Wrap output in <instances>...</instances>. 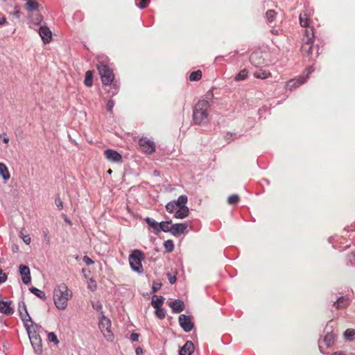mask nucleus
I'll return each mask as SVG.
<instances>
[{"label": "nucleus", "mask_w": 355, "mask_h": 355, "mask_svg": "<svg viewBox=\"0 0 355 355\" xmlns=\"http://www.w3.org/2000/svg\"><path fill=\"white\" fill-rule=\"evenodd\" d=\"M72 292L65 284H61L53 290V302L59 310H64L68 305V301L72 297Z\"/></svg>", "instance_id": "nucleus-1"}, {"label": "nucleus", "mask_w": 355, "mask_h": 355, "mask_svg": "<svg viewBox=\"0 0 355 355\" xmlns=\"http://www.w3.org/2000/svg\"><path fill=\"white\" fill-rule=\"evenodd\" d=\"M209 108L210 104L208 101L201 100L197 103L193 113V120L195 124L201 125L209 121Z\"/></svg>", "instance_id": "nucleus-2"}, {"label": "nucleus", "mask_w": 355, "mask_h": 355, "mask_svg": "<svg viewBox=\"0 0 355 355\" xmlns=\"http://www.w3.org/2000/svg\"><path fill=\"white\" fill-rule=\"evenodd\" d=\"M25 327L35 352L40 354L42 352V341L40 336L36 331V329L39 327L38 325L35 324L29 326L28 324H26Z\"/></svg>", "instance_id": "nucleus-3"}, {"label": "nucleus", "mask_w": 355, "mask_h": 355, "mask_svg": "<svg viewBox=\"0 0 355 355\" xmlns=\"http://www.w3.org/2000/svg\"><path fill=\"white\" fill-rule=\"evenodd\" d=\"M313 38L314 33L313 29L305 30L304 37L303 38L304 43L302 46V52L304 55L310 56L311 59L315 58V57L312 56Z\"/></svg>", "instance_id": "nucleus-4"}, {"label": "nucleus", "mask_w": 355, "mask_h": 355, "mask_svg": "<svg viewBox=\"0 0 355 355\" xmlns=\"http://www.w3.org/2000/svg\"><path fill=\"white\" fill-rule=\"evenodd\" d=\"M144 259V254L139 250H133L129 256V263L130 268L133 271L138 273L144 272L141 260Z\"/></svg>", "instance_id": "nucleus-5"}, {"label": "nucleus", "mask_w": 355, "mask_h": 355, "mask_svg": "<svg viewBox=\"0 0 355 355\" xmlns=\"http://www.w3.org/2000/svg\"><path fill=\"white\" fill-rule=\"evenodd\" d=\"M98 327L104 338L109 342L113 341L114 334L111 330L110 320L103 315L99 321Z\"/></svg>", "instance_id": "nucleus-6"}, {"label": "nucleus", "mask_w": 355, "mask_h": 355, "mask_svg": "<svg viewBox=\"0 0 355 355\" xmlns=\"http://www.w3.org/2000/svg\"><path fill=\"white\" fill-rule=\"evenodd\" d=\"M101 80L103 85H110L114 78L112 70L106 64H98L97 66Z\"/></svg>", "instance_id": "nucleus-7"}, {"label": "nucleus", "mask_w": 355, "mask_h": 355, "mask_svg": "<svg viewBox=\"0 0 355 355\" xmlns=\"http://www.w3.org/2000/svg\"><path fill=\"white\" fill-rule=\"evenodd\" d=\"M188 201L187 196L185 195L180 196L177 200H173L166 205V209L169 213H173L177 210L180 205H186Z\"/></svg>", "instance_id": "nucleus-8"}, {"label": "nucleus", "mask_w": 355, "mask_h": 355, "mask_svg": "<svg viewBox=\"0 0 355 355\" xmlns=\"http://www.w3.org/2000/svg\"><path fill=\"white\" fill-rule=\"evenodd\" d=\"M313 67H310L306 69V76H302L297 78L291 79L287 82L286 87L290 89L296 88L300 85H302L306 80L309 73H311L313 71Z\"/></svg>", "instance_id": "nucleus-9"}, {"label": "nucleus", "mask_w": 355, "mask_h": 355, "mask_svg": "<svg viewBox=\"0 0 355 355\" xmlns=\"http://www.w3.org/2000/svg\"><path fill=\"white\" fill-rule=\"evenodd\" d=\"M142 151L147 154H152L155 151V144L147 137H142L139 141Z\"/></svg>", "instance_id": "nucleus-10"}, {"label": "nucleus", "mask_w": 355, "mask_h": 355, "mask_svg": "<svg viewBox=\"0 0 355 355\" xmlns=\"http://www.w3.org/2000/svg\"><path fill=\"white\" fill-rule=\"evenodd\" d=\"M178 320L180 327L184 331L189 332L193 329V323L189 316L182 314L179 316Z\"/></svg>", "instance_id": "nucleus-11"}, {"label": "nucleus", "mask_w": 355, "mask_h": 355, "mask_svg": "<svg viewBox=\"0 0 355 355\" xmlns=\"http://www.w3.org/2000/svg\"><path fill=\"white\" fill-rule=\"evenodd\" d=\"M19 272L21 276V280L24 284H28L31 283V277L30 269L27 266L21 264L19 266Z\"/></svg>", "instance_id": "nucleus-12"}, {"label": "nucleus", "mask_w": 355, "mask_h": 355, "mask_svg": "<svg viewBox=\"0 0 355 355\" xmlns=\"http://www.w3.org/2000/svg\"><path fill=\"white\" fill-rule=\"evenodd\" d=\"M187 227L188 224L186 223L173 224L171 225V234L175 236H180L185 232Z\"/></svg>", "instance_id": "nucleus-13"}, {"label": "nucleus", "mask_w": 355, "mask_h": 355, "mask_svg": "<svg viewBox=\"0 0 355 355\" xmlns=\"http://www.w3.org/2000/svg\"><path fill=\"white\" fill-rule=\"evenodd\" d=\"M104 155L107 159L113 162H120L122 160L121 155L114 150L107 149L105 150Z\"/></svg>", "instance_id": "nucleus-14"}, {"label": "nucleus", "mask_w": 355, "mask_h": 355, "mask_svg": "<svg viewBox=\"0 0 355 355\" xmlns=\"http://www.w3.org/2000/svg\"><path fill=\"white\" fill-rule=\"evenodd\" d=\"M19 311L20 318H21V320L24 322V325L26 324H28V322H31L33 323V322L31 320V318L30 317V315L27 311V309H26L24 302H22V304H19Z\"/></svg>", "instance_id": "nucleus-15"}, {"label": "nucleus", "mask_w": 355, "mask_h": 355, "mask_svg": "<svg viewBox=\"0 0 355 355\" xmlns=\"http://www.w3.org/2000/svg\"><path fill=\"white\" fill-rule=\"evenodd\" d=\"M194 345L193 343L188 340L185 343V344L180 349L179 354L180 355H191L194 352Z\"/></svg>", "instance_id": "nucleus-16"}, {"label": "nucleus", "mask_w": 355, "mask_h": 355, "mask_svg": "<svg viewBox=\"0 0 355 355\" xmlns=\"http://www.w3.org/2000/svg\"><path fill=\"white\" fill-rule=\"evenodd\" d=\"M39 34L44 43L50 42L52 35L47 26H41L39 29Z\"/></svg>", "instance_id": "nucleus-17"}, {"label": "nucleus", "mask_w": 355, "mask_h": 355, "mask_svg": "<svg viewBox=\"0 0 355 355\" xmlns=\"http://www.w3.org/2000/svg\"><path fill=\"white\" fill-rule=\"evenodd\" d=\"M189 214V209L187 206L185 205H180L174 214V217L178 219H183L187 217Z\"/></svg>", "instance_id": "nucleus-18"}, {"label": "nucleus", "mask_w": 355, "mask_h": 355, "mask_svg": "<svg viewBox=\"0 0 355 355\" xmlns=\"http://www.w3.org/2000/svg\"><path fill=\"white\" fill-rule=\"evenodd\" d=\"M170 307L173 313H178L182 312L184 309V304L180 300H175L169 303Z\"/></svg>", "instance_id": "nucleus-19"}, {"label": "nucleus", "mask_w": 355, "mask_h": 355, "mask_svg": "<svg viewBox=\"0 0 355 355\" xmlns=\"http://www.w3.org/2000/svg\"><path fill=\"white\" fill-rule=\"evenodd\" d=\"M0 313L6 315H10L14 313L13 309L10 306V303L7 301H0Z\"/></svg>", "instance_id": "nucleus-20"}, {"label": "nucleus", "mask_w": 355, "mask_h": 355, "mask_svg": "<svg viewBox=\"0 0 355 355\" xmlns=\"http://www.w3.org/2000/svg\"><path fill=\"white\" fill-rule=\"evenodd\" d=\"M250 62L255 67H259L264 63V59L261 55L260 53L254 52L250 55Z\"/></svg>", "instance_id": "nucleus-21"}, {"label": "nucleus", "mask_w": 355, "mask_h": 355, "mask_svg": "<svg viewBox=\"0 0 355 355\" xmlns=\"http://www.w3.org/2000/svg\"><path fill=\"white\" fill-rule=\"evenodd\" d=\"M349 304L348 298L345 297H340L336 302H334V306H335L338 309H344L347 307Z\"/></svg>", "instance_id": "nucleus-22"}, {"label": "nucleus", "mask_w": 355, "mask_h": 355, "mask_svg": "<svg viewBox=\"0 0 355 355\" xmlns=\"http://www.w3.org/2000/svg\"><path fill=\"white\" fill-rule=\"evenodd\" d=\"M311 15V11L309 13L304 12L300 15V24L302 27H308L309 26V17Z\"/></svg>", "instance_id": "nucleus-23"}, {"label": "nucleus", "mask_w": 355, "mask_h": 355, "mask_svg": "<svg viewBox=\"0 0 355 355\" xmlns=\"http://www.w3.org/2000/svg\"><path fill=\"white\" fill-rule=\"evenodd\" d=\"M145 221L151 228L153 229L155 234H157L158 232H159V223H157L153 218H150V217L146 218Z\"/></svg>", "instance_id": "nucleus-24"}, {"label": "nucleus", "mask_w": 355, "mask_h": 355, "mask_svg": "<svg viewBox=\"0 0 355 355\" xmlns=\"http://www.w3.org/2000/svg\"><path fill=\"white\" fill-rule=\"evenodd\" d=\"M0 175L4 180H8L10 178L8 167L3 163H0Z\"/></svg>", "instance_id": "nucleus-25"}, {"label": "nucleus", "mask_w": 355, "mask_h": 355, "mask_svg": "<svg viewBox=\"0 0 355 355\" xmlns=\"http://www.w3.org/2000/svg\"><path fill=\"white\" fill-rule=\"evenodd\" d=\"M254 76L257 78L266 79L271 76V73L264 69H259L254 73Z\"/></svg>", "instance_id": "nucleus-26"}, {"label": "nucleus", "mask_w": 355, "mask_h": 355, "mask_svg": "<svg viewBox=\"0 0 355 355\" xmlns=\"http://www.w3.org/2000/svg\"><path fill=\"white\" fill-rule=\"evenodd\" d=\"M39 7V3L36 0H29L26 3V8L28 12L37 10Z\"/></svg>", "instance_id": "nucleus-27"}, {"label": "nucleus", "mask_w": 355, "mask_h": 355, "mask_svg": "<svg viewBox=\"0 0 355 355\" xmlns=\"http://www.w3.org/2000/svg\"><path fill=\"white\" fill-rule=\"evenodd\" d=\"M29 19L31 24H33L34 25H39L42 22L43 17L39 13H33L31 15L29 16Z\"/></svg>", "instance_id": "nucleus-28"}, {"label": "nucleus", "mask_w": 355, "mask_h": 355, "mask_svg": "<svg viewBox=\"0 0 355 355\" xmlns=\"http://www.w3.org/2000/svg\"><path fill=\"white\" fill-rule=\"evenodd\" d=\"M171 221H162L159 224V232H171Z\"/></svg>", "instance_id": "nucleus-29"}, {"label": "nucleus", "mask_w": 355, "mask_h": 355, "mask_svg": "<svg viewBox=\"0 0 355 355\" xmlns=\"http://www.w3.org/2000/svg\"><path fill=\"white\" fill-rule=\"evenodd\" d=\"M334 335L332 333H327L324 337V343L327 347H331L334 343Z\"/></svg>", "instance_id": "nucleus-30"}, {"label": "nucleus", "mask_w": 355, "mask_h": 355, "mask_svg": "<svg viewBox=\"0 0 355 355\" xmlns=\"http://www.w3.org/2000/svg\"><path fill=\"white\" fill-rule=\"evenodd\" d=\"M29 291L40 299L45 300L46 298L45 293L35 287L30 288Z\"/></svg>", "instance_id": "nucleus-31"}, {"label": "nucleus", "mask_w": 355, "mask_h": 355, "mask_svg": "<svg viewBox=\"0 0 355 355\" xmlns=\"http://www.w3.org/2000/svg\"><path fill=\"white\" fill-rule=\"evenodd\" d=\"M84 83L86 86L91 87L93 84V74L91 71H87L85 73Z\"/></svg>", "instance_id": "nucleus-32"}, {"label": "nucleus", "mask_w": 355, "mask_h": 355, "mask_svg": "<svg viewBox=\"0 0 355 355\" xmlns=\"http://www.w3.org/2000/svg\"><path fill=\"white\" fill-rule=\"evenodd\" d=\"M202 78V71L200 70H197L191 73L189 76V80L191 81H197L201 79Z\"/></svg>", "instance_id": "nucleus-33"}, {"label": "nucleus", "mask_w": 355, "mask_h": 355, "mask_svg": "<svg viewBox=\"0 0 355 355\" xmlns=\"http://www.w3.org/2000/svg\"><path fill=\"white\" fill-rule=\"evenodd\" d=\"M164 297L160 296L156 300H153L151 302V304L155 309H158V308L162 307V304H164Z\"/></svg>", "instance_id": "nucleus-34"}, {"label": "nucleus", "mask_w": 355, "mask_h": 355, "mask_svg": "<svg viewBox=\"0 0 355 355\" xmlns=\"http://www.w3.org/2000/svg\"><path fill=\"white\" fill-rule=\"evenodd\" d=\"M248 71L246 69L241 70L236 76L234 80L236 81L243 80L248 77Z\"/></svg>", "instance_id": "nucleus-35"}, {"label": "nucleus", "mask_w": 355, "mask_h": 355, "mask_svg": "<svg viewBox=\"0 0 355 355\" xmlns=\"http://www.w3.org/2000/svg\"><path fill=\"white\" fill-rule=\"evenodd\" d=\"M276 16V12L274 10H268L266 13V17L269 23L274 21Z\"/></svg>", "instance_id": "nucleus-36"}, {"label": "nucleus", "mask_w": 355, "mask_h": 355, "mask_svg": "<svg viewBox=\"0 0 355 355\" xmlns=\"http://www.w3.org/2000/svg\"><path fill=\"white\" fill-rule=\"evenodd\" d=\"M354 335L355 330L352 329H348L344 332V336L348 340H352Z\"/></svg>", "instance_id": "nucleus-37"}, {"label": "nucleus", "mask_w": 355, "mask_h": 355, "mask_svg": "<svg viewBox=\"0 0 355 355\" xmlns=\"http://www.w3.org/2000/svg\"><path fill=\"white\" fill-rule=\"evenodd\" d=\"M164 248L167 252H171L174 249V244L172 240H167L164 243Z\"/></svg>", "instance_id": "nucleus-38"}, {"label": "nucleus", "mask_w": 355, "mask_h": 355, "mask_svg": "<svg viewBox=\"0 0 355 355\" xmlns=\"http://www.w3.org/2000/svg\"><path fill=\"white\" fill-rule=\"evenodd\" d=\"M239 199L240 198L238 195L233 194V195H231L230 196H229V198H227V202L230 205L236 204L239 201Z\"/></svg>", "instance_id": "nucleus-39"}, {"label": "nucleus", "mask_w": 355, "mask_h": 355, "mask_svg": "<svg viewBox=\"0 0 355 355\" xmlns=\"http://www.w3.org/2000/svg\"><path fill=\"white\" fill-rule=\"evenodd\" d=\"M48 340L51 343H53L55 345L59 343V340L53 332H50L48 334Z\"/></svg>", "instance_id": "nucleus-40"}, {"label": "nucleus", "mask_w": 355, "mask_h": 355, "mask_svg": "<svg viewBox=\"0 0 355 355\" xmlns=\"http://www.w3.org/2000/svg\"><path fill=\"white\" fill-rule=\"evenodd\" d=\"M155 315L159 319H164L166 316V311L163 308H158L155 311Z\"/></svg>", "instance_id": "nucleus-41"}, {"label": "nucleus", "mask_w": 355, "mask_h": 355, "mask_svg": "<svg viewBox=\"0 0 355 355\" xmlns=\"http://www.w3.org/2000/svg\"><path fill=\"white\" fill-rule=\"evenodd\" d=\"M107 110L110 112H112V109L114 106V101L112 99L109 100L107 103Z\"/></svg>", "instance_id": "nucleus-42"}, {"label": "nucleus", "mask_w": 355, "mask_h": 355, "mask_svg": "<svg viewBox=\"0 0 355 355\" xmlns=\"http://www.w3.org/2000/svg\"><path fill=\"white\" fill-rule=\"evenodd\" d=\"M150 0H140V2L139 3H137V5L141 9L145 8L149 3Z\"/></svg>", "instance_id": "nucleus-43"}, {"label": "nucleus", "mask_w": 355, "mask_h": 355, "mask_svg": "<svg viewBox=\"0 0 355 355\" xmlns=\"http://www.w3.org/2000/svg\"><path fill=\"white\" fill-rule=\"evenodd\" d=\"M7 279V275L3 272V270L0 268V284L4 283Z\"/></svg>", "instance_id": "nucleus-44"}, {"label": "nucleus", "mask_w": 355, "mask_h": 355, "mask_svg": "<svg viewBox=\"0 0 355 355\" xmlns=\"http://www.w3.org/2000/svg\"><path fill=\"white\" fill-rule=\"evenodd\" d=\"M20 237L22 239V240L26 244H29L31 243V237L28 235H24L23 233L21 232Z\"/></svg>", "instance_id": "nucleus-45"}, {"label": "nucleus", "mask_w": 355, "mask_h": 355, "mask_svg": "<svg viewBox=\"0 0 355 355\" xmlns=\"http://www.w3.org/2000/svg\"><path fill=\"white\" fill-rule=\"evenodd\" d=\"M162 287V284L159 282H153L152 289L154 293L159 291Z\"/></svg>", "instance_id": "nucleus-46"}, {"label": "nucleus", "mask_w": 355, "mask_h": 355, "mask_svg": "<svg viewBox=\"0 0 355 355\" xmlns=\"http://www.w3.org/2000/svg\"><path fill=\"white\" fill-rule=\"evenodd\" d=\"M83 261H84V263L87 265V266H89V265H92L94 263V261H92V259H90L89 257L87 256H84L83 258Z\"/></svg>", "instance_id": "nucleus-47"}, {"label": "nucleus", "mask_w": 355, "mask_h": 355, "mask_svg": "<svg viewBox=\"0 0 355 355\" xmlns=\"http://www.w3.org/2000/svg\"><path fill=\"white\" fill-rule=\"evenodd\" d=\"M55 205L58 207L59 209H61L63 208V203L61 200V199L59 197H57L55 200Z\"/></svg>", "instance_id": "nucleus-48"}, {"label": "nucleus", "mask_w": 355, "mask_h": 355, "mask_svg": "<svg viewBox=\"0 0 355 355\" xmlns=\"http://www.w3.org/2000/svg\"><path fill=\"white\" fill-rule=\"evenodd\" d=\"M348 260L352 265H355V252L349 254Z\"/></svg>", "instance_id": "nucleus-49"}, {"label": "nucleus", "mask_w": 355, "mask_h": 355, "mask_svg": "<svg viewBox=\"0 0 355 355\" xmlns=\"http://www.w3.org/2000/svg\"><path fill=\"white\" fill-rule=\"evenodd\" d=\"M92 306L97 311H102V305L99 302L93 303L92 304Z\"/></svg>", "instance_id": "nucleus-50"}, {"label": "nucleus", "mask_w": 355, "mask_h": 355, "mask_svg": "<svg viewBox=\"0 0 355 355\" xmlns=\"http://www.w3.org/2000/svg\"><path fill=\"white\" fill-rule=\"evenodd\" d=\"M0 137L4 143L7 144L9 142L10 139L6 133L1 134Z\"/></svg>", "instance_id": "nucleus-51"}, {"label": "nucleus", "mask_w": 355, "mask_h": 355, "mask_svg": "<svg viewBox=\"0 0 355 355\" xmlns=\"http://www.w3.org/2000/svg\"><path fill=\"white\" fill-rule=\"evenodd\" d=\"M139 335L138 334H136V333H132L131 335H130V340L133 342H136L139 339Z\"/></svg>", "instance_id": "nucleus-52"}, {"label": "nucleus", "mask_w": 355, "mask_h": 355, "mask_svg": "<svg viewBox=\"0 0 355 355\" xmlns=\"http://www.w3.org/2000/svg\"><path fill=\"white\" fill-rule=\"evenodd\" d=\"M168 281L171 284H173L176 282V277L175 276H171V275L168 274Z\"/></svg>", "instance_id": "nucleus-53"}, {"label": "nucleus", "mask_w": 355, "mask_h": 355, "mask_svg": "<svg viewBox=\"0 0 355 355\" xmlns=\"http://www.w3.org/2000/svg\"><path fill=\"white\" fill-rule=\"evenodd\" d=\"M7 22L6 18L4 15H0V25H4Z\"/></svg>", "instance_id": "nucleus-54"}, {"label": "nucleus", "mask_w": 355, "mask_h": 355, "mask_svg": "<svg viewBox=\"0 0 355 355\" xmlns=\"http://www.w3.org/2000/svg\"><path fill=\"white\" fill-rule=\"evenodd\" d=\"M96 284H94V281H91V284H89L88 285V288L92 291L95 290L96 289Z\"/></svg>", "instance_id": "nucleus-55"}, {"label": "nucleus", "mask_w": 355, "mask_h": 355, "mask_svg": "<svg viewBox=\"0 0 355 355\" xmlns=\"http://www.w3.org/2000/svg\"><path fill=\"white\" fill-rule=\"evenodd\" d=\"M137 355H141L143 354V349L141 347H137L136 349Z\"/></svg>", "instance_id": "nucleus-56"}, {"label": "nucleus", "mask_w": 355, "mask_h": 355, "mask_svg": "<svg viewBox=\"0 0 355 355\" xmlns=\"http://www.w3.org/2000/svg\"><path fill=\"white\" fill-rule=\"evenodd\" d=\"M13 15H14L15 17H17V18L19 17V10H16V11H15V12H13Z\"/></svg>", "instance_id": "nucleus-57"}, {"label": "nucleus", "mask_w": 355, "mask_h": 355, "mask_svg": "<svg viewBox=\"0 0 355 355\" xmlns=\"http://www.w3.org/2000/svg\"><path fill=\"white\" fill-rule=\"evenodd\" d=\"M331 355H345V354L343 352H336L333 353Z\"/></svg>", "instance_id": "nucleus-58"}, {"label": "nucleus", "mask_w": 355, "mask_h": 355, "mask_svg": "<svg viewBox=\"0 0 355 355\" xmlns=\"http://www.w3.org/2000/svg\"><path fill=\"white\" fill-rule=\"evenodd\" d=\"M272 33L273 34H277V31H275V30H272Z\"/></svg>", "instance_id": "nucleus-59"}, {"label": "nucleus", "mask_w": 355, "mask_h": 355, "mask_svg": "<svg viewBox=\"0 0 355 355\" xmlns=\"http://www.w3.org/2000/svg\"><path fill=\"white\" fill-rule=\"evenodd\" d=\"M112 170H111V169H109V170L107 171V173H108L109 174H111V173H112Z\"/></svg>", "instance_id": "nucleus-60"}]
</instances>
